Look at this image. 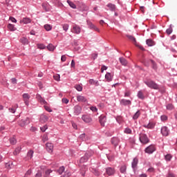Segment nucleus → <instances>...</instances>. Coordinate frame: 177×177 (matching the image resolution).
Instances as JSON below:
<instances>
[{"label": "nucleus", "instance_id": "64", "mask_svg": "<svg viewBox=\"0 0 177 177\" xmlns=\"http://www.w3.org/2000/svg\"><path fill=\"white\" fill-rule=\"evenodd\" d=\"M167 177H175V175L171 172H169L167 174Z\"/></svg>", "mask_w": 177, "mask_h": 177}, {"label": "nucleus", "instance_id": "26", "mask_svg": "<svg viewBox=\"0 0 177 177\" xmlns=\"http://www.w3.org/2000/svg\"><path fill=\"white\" fill-rule=\"evenodd\" d=\"M20 151H21V147H17L13 152L14 156H17L20 153Z\"/></svg>", "mask_w": 177, "mask_h": 177}, {"label": "nucleus", "instance_id": "22", "mask_svg": "<svg viewBox=\"0 0 177 177\" xmlns=\"http://www.w3.org/2000/svg\"><path fill=\"white\" fill-rule=\"evenodd\" d=\"M105 79L106 80V81H108V82H110V81H112L113 80V75H111V73H107L105 75Z\"/></svg>", "mask_w": 177, "mask_h": 177}, {"label": "nucleus", "instance_id": "27", "mask_svg": "<svg viewBox=\"0 0 177 177\" xmlns=\"http://www.w3.org/2000/svg\"><path fill=\"white\" fill-rule=\"evenodd\" d=\"M42 8L45 12H49L50 8H49V4L48 3H43L42 4Z\"/></svg>", "mask_w": 177, "mask_h": 177}, {"label": "nucleus", "instance_id": "7", "mask_svg": "<svg viewBox=\"0 0 177 177\" xmlns=\"http://www.w3.org/2000/svg\"><path fill=\"white\" fill-rule=\"evenodd\" d=\"M22 97H23L24 102L26 106H28L29 100H30V95H28V93L23 94Z\"/></svg>", "mask_w": 177, "mask_h": 177}, {"label": "nucleus", "instance_id": "38", "mask_svg": "<svg viewBox=\"0 0 177 177\" xmlns=\"http://www.w3.org/2000/svg\"><path fill=\"white\" fill-rule=\"evenodd\" d=\"M57 172L59 174V175H62L64 172V167H60L59 168L58 170H57Z\"/></svg>", "mask_w": 177, "mask_h": 177}, {"label": "nucleus", "instance_id": "46", "mask_svg": "<svg viewBox=\"0 0 177 177\" xmlns=\"http://www.w3.org/2000/svg\"><path fill=\"white\" fill-rule=\"evenodd\" d=\"M151 62L153 70H157V64H156V62L153 60H151Z\"/></svg>", "mask_w": 177, "mask_h": 177}, {"label": "nucleus", "instance_id": "32", "mask_svg": "<svg viewBox=\"0 0 177 177\" xmlns=\"http://www.w3.org/2000/svg\"><path fill=\"white\" fill-rule=\"evenodd\" d=\"M55 46H53V44H49L48 46H47V49L48 50H50V52H53V50H55Z\"/></svg>", "mask_w": 177, "mask_h": 177}, {"label": "nucleus", "instance_id": "1", "mask_svg": "<svg viewBox=\"0 0 177 177\" xmlns=\"http://www.w3.org/2000/svg\"><path fill=\"white\" fill-rule=\"evenodd\" d=\"M145 84H146V85H147L149 88H151V89H160V86L157 84V83H156L154 81L148 80L147 82H145Z\"/></svg>", "mask_w": 177, "mask_h": 177}, {"label": "nucleus", "instance_id": "28", "mask_svg": "<svg viewBox=\"0 0 177 177\" xmlns=\"http://www.w3.org/2000/svg\"><path fill=\"white\" fill-rule=\"evenodd\" d=\"M67 3H68L69 6H71L72 9H77V6H75V4L73 3V1L67 0Z\"/></svg>", "mask_w": 177, "mask_h": 177}, {"label": "nucleus", "instance_id": "44", "mask_svg": "<svg viewBox=\"0 0 177 177\" xmlns=\"http://www.w3.org/2000/svg\"><path fill=\"white\" fill-rule=\"evenodd\" d=\"M70 176H71V173H70V172L68 171V170H66V171L64 172V174L62 176H61V177H70Z\"/></svg>", "mask_w": 177, "mask_h": 177}, {"label": "nucleus", "instance_id": "30", "mask_svg": "<svg viewBox=\"0 0 177 177\" xmlns=\"http://www.w3.org/2000/svg\"><path fill=\"white\" fill-rule=\"evenodd\" d=\"M50 174H52V170L47 169L44 172V177H49V176H50Z\"/></svg>", "mask_w": 177, "mask_h": 177}, {"label": "nucleus", "instance_id": "2", "mask_svg": "<svg viewBox=\"0 0 177 177\" xmlns=\"http://www.w3.org/2000/svg\"><path fill=\"white\" fill-rule=\"evenodd\" d=\"M139 139L142 145H147V143L150 142V140H149V138H147V136L145 133L140 134Z\"/></svg>", "mask_w": 177, "mask_h": 177}, {"label": "nucleus", "instance_id": "51", "mask_svg": "<svg viewBox=\"0 0 177 177\" xmlns=\"http://www.w3.org/2000/svg\"><path fill=\"white\" fill-rule=\"evenodd\" d=\"M116 120L118 121V122L119 124H121V123L122 122V120H123L122 117H121V116H118V117L116 118Z\"/></svg>", "mask_w": 177, "mask_h": 177}, {"label": "nucleus", "instance_id": "19", "mask_svg": "<svg viewBox=\"0 0 177 177\" xmlns=\"http://www.w3.org/2000/svg\"><path fill=\"white\" fill-rule=\"evenodd\" d=\"M145 128H148V129H153L156 127V123L153 122H149L147 125H144Z\"/></svg>", "mask_w": 177, "mask_h": 177}, {"label": "nucleus", "instance_id": "49", "mask_svg": "<svg viewBox=\"0 0 177 177\" xmlns=\"http://www.w3.org/2000/svg\"><path fill=\"white\" fill-rule=\"evenodd\" d=\"M44 109L46 111H48V113H52V109H50V107L48 106V105L44 104Z\"/></svg>", "mask_w": 177, "mask_h": 177}, {"label": "nucleus", "instance_id": "5", "mask_svg": "<svg viewBox=\"0 0 177 177\" xmlns=\"http://www.w3.org/2000/svg\"><path fill=\"white\" fill-rule=\"evenodd\" d=\"M89 157H91V154L89 152H86V154L80 158V162L82 164L84 162H86L88 161Z\"/></svg>", "mask_w": 177, "mask_h": 177}, {"label": "nucleus", "instance_id": "59", "mask_svg": "<svg viewBox=\"0 0 177 177\" xmlns=\"http://www.w3.org/2000/svg\"><path fill=\"white\" fill-rule=\"evenodd\" d=\"M90 110H91V111H93L94 113H96L97 111V108H96L95 106H91L90 108Z\"/></svg>", "mask_w": 177, "mask_h": 177}, {"label": "nucleus", "instance_id": "29", "mask_svg": "<svg viewBox=\"0 0 177 177\" xmlns=\"http://www.w3.org/2000/svg\"><path fill=\"white\" fill-rule=\"evenodd\" d=\"M138 158H135L133 160V162H132V168L135 169V167L138 165Z\"/></svg>", "mask_w": 177, "mask_h": 177}, {"label": "nucleus", "instance_id": "63", "mask_svg": "<svg viewBox=\"0 0 177 177\" xmlns=\"http://www.w3.org/2000/svg\"><path fill=\"white\" fill-rule=\"evenodd\" d=\"M67 57H66V55H62L61 57V61L62 62H66Z\"/></svg>", "mask_w": 177, "mask_h": 177}, {"label": "nucleus", "instance_id": "50", "mask_svg": "<svg viewBox=\"0 0 177 177\" xmlns=\"http://www.w3.org/2000/svg\"><path fill=\"white\" fill-rule=\"evenodd\" d=\"M107 7L110 8L111 10H114V9H115V6H114V4H112V3H109L107 5Z\"/></svg>", "mask_w": 177, "mask_h": 177}, {"label": "nucleus", "instance_id": "47", "mask_svg": "<svg viewBox=\"0 0 177 177\" xmlns=\"http://www.w3.org/2000/svg\"><path fill=\"white\" fill-rule=\"evenodd\" d=\"M165 157L166 161H169L172 158V156L171 154H167Z\"/></svg>", "mask_w": 177, "mask_h": 177}, {"label": "nucleus", "instance_id": "16", "mask_svg": "<svg viewBox=\"0 0 177 177\" xmlns=\"http://www.w3.org/2000/svg\"><path fill=\"white\" fill-rule=\"evenodd\" d=\"M77 102L85 103V102H86V98L84 95H77Z\"/></svg>", "mask_w": 177, "mask_h": 177}, {"label": "nucleus", "instance_id": "56", "mask_svg": "<svg viewBox=\"0 0 177 177\" xmlns=\"http://www.w3.org/2000/svg\"><path fill=\"white\" fill-rule=\"evenodd\" d=\"M41 132H45L48 129V126L45 125L40 128Z\"/></svg>", "mask_w": 177, "mask_h": 177}, {"label": "nucleus", "instance_id": "34", "mask_svg": "<svg viewBox=\"0 0 177 177\" xmlns=\"http://www.w3.org/2000/svg\"><path fill=\"white\" fill-rule=\"evenodd\" d=\"M13 167H15V165H13V162H8L6 164V168H8L10 169L13 168Z\"/></svg>", "mask_w": 177, "mask_h": 177}, {"label": "nucleus", "instance_id": "10", "mask_svg": "<svg viewBox=\"0 0 177 177\" xmlns=\"http://www.w3.org/2000/svg\"><path fill=\"white\" fill-rule=\"evenodd\" d=\"M161 133L163 136H168L169 135V130H168V127H163L161 129Z\"/></svg>", "mask_w": 177, "mask_h": 177}, {"label": "nucleus", "instance_id": "37", "mask_svg": "<svg viewBox=\"0 0 177 177\" xmlns=\"http://www.w3.org/2000/svg\"><path fill=\"white\" fill-rule=\"evenodd\" d=\"M80 138L83 140V142H86V140H88V138H86V135H85V133L81 134Z\"/></svg>", "mask_w": 177, "mask_h": 177}, {"label": "nucleus", "instance_id": "14", "mask_svg": "<svg viewBox=\"0 0 177 177\" xmlns=\"http://www.w3.org/2000/svg\"><path fill=\"white\" fill-rule=\"evenodd\" d=\"M99 121L102 127H104V122H106V115H101L99 118Z\"/></svg>", "mask_w": 177, "mask_h": 177}, {"label": "nucleus", "instance_id": "15", "mask_svg": "<svg viewBox=\"0 0 177 177\" xmlns=\"http://www.w3.org/2000/svg\"><path fill=\"white\" fill-rule=\"evenodd\" d=\"M120 104H122V106H129L131 104V102L129 100L123 99L120 101Z\"/></svg>", "mask_w": 177, "mask_h": 177}, {"label": "nucleus", "instance_id": "40", "mask_svg": "<svg viewBox=\"0 0 177 177\" xmlns=\"http://www.w3.org/2000/svg\"><path fill=\"white\" fill-rule=\"evenodd\" d=\"M138 97L139 99H145V95H143V92H142L141 91H138Z\"/></svg>", "mask_w": 177, "mask_h": 177}, {"label": "nucleus", "instance_id": "42", "mask_svg": "<svg viewBox=\"0 0 177 177\" xmlns=\"http://www.w3.org/2000/svg\"><path fill=\"white\" fill-rule=\"evenodd\" d=\"M44 28L46 31H50V30H52V26L50 24H46L44 25Z\"/></svg>", "mask_w": 177, "mask_h": 177}, {"label": "nucleus", "instance_id": "53", "mask_svg": "<svg viewBox=\"0 0 177 177\" xmlns=\"http://www.w3.org/2000/svg\"><path fill=\"white\" fill-rule=\"evenodd\" d=\"M38 49H45L46 46L45 45L40 44L37 45Z\"/></svg>", "mask_w": 177, "mask_h": 177}, {"label": "nucleus", "instance_id": "45", "mask_svg": "<svg viewBox=\"0 0 177 177\" xmlns=\"http://www.w3.org/2000/svg\"><path fill=\"white\" fill-rule=\"evenodd\" d=\"M120 172L122 174H125V172H127V166H122L120 167Z\"/></svg>", "mask_w": 177, "mask_h": 177}, {"label": "nucleus", "instance_id": "31", "mask_svg": "<svg viewBox=\"0 0 177 177\" xmlns=\"http://www.w3.org/2000/svg\"><path fill=\"white\" fill-rule=\"evenodd\" d=\"M40 121L41 122H46V121H48V116L45 115H41L40 117Z\"/></svg>", "mask_w": 177, "mask_h": 177}, {"label": "nucleus", "instance_id": "48", "mask_svg": "<svg viewBox=\"0 0 177 177\" xmlns=\"http://www.w3.org/2000/svg\"><path fill=\"white\" fill-rule=\"evenodd\" d=\"M124 133L131 134L132 133V130H131L129 128H126L124 129Z\"/></svg>", "mask_w": 177, "mask_h": 177}, {"label": "nucleus", "instance_id": "6", "mask_svg": "<svg viewBox=\"0 0 177 177\" xmlns=\"http://www.w3.org/2000/svg\"><path fill=\"white\" fill-rule=\"evenodd\" d=\"M71 32H73V34H80V32H81V28L77 25H74Z\"/></svg>", "mask_w": 177, "mask_h": 177}, {"label": "nucleus", "instance_id": "20", "mask_svg": "<svg viewBox=\"0 0 177 177\" xmlns=\"http://www.w3.org/2000/svg\"><path fill=\"white\" fill-rule=\"evenodd\" d=\"M111 143L112 145H114L115 147L118 146V144L120 143V139L118 138L115 137L111 139Z\"/></svg>", "mask_w": 177, "mask_h": 177}, {"label": "nucleus", "instance_id": "58", "mask_svg": "<svg viewBox=\"0 0 177 177\" xmlns=\"http://www.w3.org/2000/svg\"><path fill=\"white\" fill-rule=\"evenodd\" d=\"M167 110H172L174 109V105H172L171 104H169L167 106Z\"/></svg>", "mask_w": 177, "mask_h": 177}, {"label": "nucleus", "instance_id": "17", "mask_svg": "<svg viewBox=\"0 0 177 177\" xmlns=\"http://www.w3.org/2000/svg\"><path fill=\"white\" fill-rule=\"evenodd\" d=\"M20 23L23 24H28L29 23H31V19L28 17H24L22 19V20L20 21Z\"/></svg>", "mask_w": 177, "mask_h": 177}, {"label": "nucleus", "instance_id": "11", "mask_svg": "<svg viewBox=\"0 0 177 177\" xmlns=\"http://www.w3.org/2000/svg\"><path fill=\"white\" fill-rule=\"evenodd\" d=\"M46 149L48 153H52L53 151V144L48 142L46 144Z\"/></svg>", "mask_w": 177, "mask_h": 177}, {"label": "nucleus", "instance_id": "25", "mask_svg": "<svg viewBox=\"0 0 177 177\" xmlns=\"http://www.w3.org/2000/svg\"><path fill=\"white\" fill-rule=\"evenodd\" d=\"M147 45H148V46H154V45H156V44L154 43V41L153 40H151V39H148L147 40Z\"/></svg>", "mask_w": 177, "mask_h": 177}, {"label": "nucleus", "instance_id": "23", "mask_svg": "<svg viewBox=\"0 0 177 177\" xmlns=\"http://www.w3.org/2000/svg\"><path fill=\"white\" fill-rule=\"evenodd\" d=\"M119 60L122 66H127L128 64V61L124 57L119 58Z\"/></svg>", "mask_w": 177, "mask_h": 177}, {"label": "nucleus", "instance_id": "9", "mask_svg": "<svg viewBox=\"0 0 177 177\" xmlns=\"http://www.w3.org/2000/svg\"><path fill=\"white\" fill-rule=\"evenodd\" d=\"M106 174L109 175V176H111V175L115 174V170L113 168L108 167L106 169Z\"/></svg>", "mask_w": 177, "mask_h": 177}, {"label": "nucleus", "instance_id": "33", "mask_svg": "<svg viewBox=\"0 0 177 177\" xmlns=\"http://www.w3.org/2000/svg\"><path fill=\"white\" fill-rule=\"evenodd\" d=\"M89 27L90 28H91V30H95V31H97V32H100V30L97 28V27H96L95 25H93V24H89Z\"/></svg>", "mask_w": 177, "mask_h": 177}, {"label": "nucleus", "instance_id": "3", "mask_svg": "<svg viewBox=\"0 0 177 177\" xmlns=\"http://www.w3.org/2000/svg\"><path fill=\"white\" fill-rule=\"evenodd\" d=\"M154 151H156V147H154V145H150L145 149V153L148 154H151L154 153Z\"/></svg>", "mask_w": 177, "mask_h": 177}, {"label": "nucleus", "instance_id": "18", "mask_svg": "<svg viewBox=\"0 0 177 177\" xmlns=\"http://www.w3.org/2000/svg\"><path fill=\"white\" fill-rule=\"evenodd\" d=\"M88 84H90V85H95V86H99L100 85L99 81L95 80L93 79H90L88 80Z\"/></svg>", "mask_w": 177, "mask_h": 177}, {"label": "nucleus", "instance_id": "4", "mask_svg": "<svg viewBox=\"0 0 177 177\" xmlns=\"http://www.w3.org/2000/svg\"><path fill=\"white\" fill-rule=\"evenodd\" d=\"M82 120L84 121V122H86V124H89V122H92V118L88 115H83L82 116Z\"/></svg>", "mask_w": 177, "mask_h": 177}, {"label": "nucleus", "instance_id": "57", "mask_svg": "<svg viewBox=\"0 0 177 177\" xmlns=\"http://www.w3.org/2000/svg\"><path fill=\"white\" fill-rule=\"evenodd\" d=\"M31 174H32V171H31V169H28L26 173L25 174V176H30V175H31Z\"/></svg>", "mask_w": 177, "mask_h": 177}, {"label": "nucleus", "instance_id": "39", "mask_svg": "<svg viewBox=\"0 0 177 177\" xmlns=\"http://www.w3.org/2000/svg\"><path fill=\"white\" fill-rule=\"evenodd\" d=\"M17 142V141L16 140V138H15V137L10 138V145H16Z\"/></svg>", "mask_w": 177, "mask_h": 177}, {"label": "nucleus", "instance_id": "60", "mask_svg": "<svg viewBox=\"0 0 177 177\" xmlns=\"http://www.w3.org/2000/svg\"><path fill=\"white\" fill-rule=\"evenodd\" d=\"M63 30L64 31H67V30H68V24H64L63 25Z\"/></svg>", "mask_w": 177, "mask_h": 177}, {"label": "nucleus", "instance_id": "52", "mask_svg": "<svg viewBox=\"0 0 177 177\" xmlns=\"http://www.w3.org/2000/svg\"><path fill=\"white\" fill-rule=\"evenodd\" d=\"M42 140H43V142H48V134H44L43 136Z\"/></svg>", "mask_w": 177, "mask_h": 177}, {"label": "nucleus", "instance_id": "35", "mask_svg": "<svg viewBox=\"0 0 177 177\" xmlns=\"http://www.w3.org/2000/svg\"><path fill=\"white\" fill-rule=\"evenodd\" d=\"M8 28L10 31H16V28H15V25L9 24L8 25Z\"/></svg>", "mask_w": 177, "mask_h": 177}, {"label": "nucleus", "instance_id": "54", "mask_svg": "<svg viewBox=\"0 0 177 177\" xmlns=\"http://www.w3.org/2000/svg\"><path fill=\"white\" fill-rule=\"evenodd\" d=\"M53 78L55 80V81H60V75H55Z\"/></svg>", "mask_w": 177, "mask_h": 177}, {"label": "nucleus", "instance_id": "55", "mask_svg": "<svg viewBox=\"0 0 177 177\" xmlns=\"http://www.w3.org/2000/svg\"><path fill=\"white\" fill-rule=\"evenodd\" d=\"M166 32L167 35H171V34H172V28H169L167 29Z\"/></svg>", "mask_w": 177, "mask_h": 177}, {"label": "nucleus", "instance_id": "41", "mask_svg": "<svg viewBox=\"0 0 177 177\" xmlns=\"http://www.w3.org/2000/svg\"><path fill=\"white\" fill-rule=\"evenodd\" d=\"M127 37L129 38V39H130V41H132L133 44H136V39L133 36L128 35Z\"/></svg>", "mask_w": 177, "mask_h": 177}, {"label": "nucleus", "instance_id": "36", "mask_svg": "<svg viewBox=\"0 0 177 177\" xmlns=\"http://www.w3.org/2000/svg\"><path fill=\"white\" fill-rule=\"evenodd\" d=\"M140 115V111H138L133 116V120H138Z\"/></svg>", "mask_w": 177, "mask_h": 177}, {"label": "nucleus", "instance_id": "43", "mask_svg": "<svg viewBox=\"0 0 177 177\" xmlns=\"http://www.w3.org/2000/svg\"><path fill=\"white\" fill-rule=\"evenodd\" d=\"M75 88L78 91V92H82V86L80 84H76Z\"/></svg>", "mask_w": 177, "mask_h": 177}, {"label": "nucleus", "instance_id": "61", "mask_svg": "<svg viewBox=\"0 0 177 177\" xmlns=\"http://www.w3.org/2000/svg\"><path fill=\"white\" fill-rule=\"evenodd\" d=\"M35 177H42V172L37 171V173L35 174Z\"/></svg>", "mask_w": 177, "mask_h": 177}, {"label": "nucleus", "instance_id": "24", "mask_svg": "<svg viewBox=\"0 0 177 177\" xmlns=\"http://www.w3.org/2000/svg\"><path fill=\"white\" fill-rule=\"evenodd\" d=\"M20 42H21L23 45H28V39L26 37H22L20 39Z\"/></svg>", "mask_w": 177, "mask_h": 177}, {"label": "nucleus", "instance_id": "12", "mask_svg": "<svg viewBox=\"0 0 177 177\" xmlns=\"http://www.w3.org/2000/svg\"><path fill=\"white\" fill-rule=\"evenodd\" d=\"M82 111V108L81 106L77 105L74 107V114L75 115H79L81 114V111Z\"/></svg>", "mask_w": 177, "mask_h": 177}, {"label": "nucleus", "instance_id": "62", "mask_svg": "<svg viewBox=\"0 0 177 177\" xmlns=\"http://www.w3.org/2000/svg\"><path fill=\"white\" fill-rule=\"evenodd\" d=\"M62 103H64L65 104H67L68 103V99L63 98L62 99Z\"/></svg>", "mask_w": 177, "mask_h": 177}, {"label": "nucleus", "instance_id": "13", "mask_svg": "<svg viewBox=\"0 0 177 177\" xmlns=\"http://www.w3.org/2000/svg\"><path fill=\"white\" fill-rule=\"evenodd\" d=\"M37 99L38 100V102H39V103H41V104H48V102L46 101H45V99H44L41 95H37Z\"/></svg>", "mask_w": 177, "mask_h": 177}, {"label": "nucleus", "instance_id": "8", "mask_svg": "<svg viewBox=\"0 0 177 177\" xmlns=\"http://www.w3.org/2000/svg\"><path fill=\"white\" fill-rule=\"evenodd\" d=\"M30 122V119L26 118L25 120H21L19 121L18 124L20 127H24L25 125L28 124Z\"/></svg>", "mask_w": 177, "mask_h": 177}, {"label": "nucleus", "instance_id": "21", "mask_svg": "<svg viewBox=\"0 0 177 177\" xmlns=\"http://www.w3.org/2000/svg\"><path fill=\"white\" fill-rule=\"evenodd\" d=\"M33 154H34V151L31 149L29 150L28 151L27 156H26L27 160H31L32 158Z\"/></svg>", "mask_w": 177, "mask_h": 177}]
</instances>
